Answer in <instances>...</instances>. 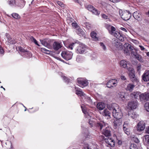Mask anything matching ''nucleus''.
<instances>
[{
  "label": "nucleus",
  "mask_w": 149,
  "mask_h": 149,
  "mask_svg": "<svg viewBox=\"0 0 149 149\" xmlns=\"http://www.w3.org/2000/svg\"><path fill=\"white\" fill-rule=\"evenodd\" d=\"M107 107L109 110L112 111V116L116 119L113 122V127L116 129L122 124L123 114L121 110L115 103L107 104Z\"/></svg>",
  "instance_id": "obj_1"
},
{
  "label": "nucleus",
  "mask_w": 149,
  "mask_h": 149,
  "mask_svg": "<svg viewBox=\"0 0 149 149\" xmlns=\"http://www.w3.org/2000/svg\"><path fill=\"white\" fill-rule=\"evenodd\" d=\"M119 13L121 18L124 20H128L130 19L132 16L131 13L127 10H119Z\"/></svg>",
  "instance_id": "obj_2"
},
{
  "label": "nucleus",
  "mask_w": 149,
  "mask_h": 149,
  "mask_svg": "<svg viewBox=\"0 0 149 149\" xmlns=\"http://www.w3.org/2000/svg\"><path fill=\"white\" fill-rule=\"evenodd\" d=\"M73 54L72 52L69 51H63L61 54L62 57L64 59L68 60L72 58Z\"/></svg>",
  "instance_id": "obj_3"
},
{
  "label": "nucleus",
  "mask_w": 149,
  "mask_h": 149,
  "mask_svg": "<svg viewBox=\"0 0 149 149\" xmlns=\"http://www.w3.org/2000/svg\"><path fill=\"white\" fill-rule=\"evenodd\" d=\"M124 47L125 49H124V53L127 55L130 54V51H132L133 50L134 48L129 43H126L124 45Z\"/></svg>",
  "instance_id": "obj_4"
},
{
  "label": "nucleus",
  "mask_w": 149,
  "mask_h": 149,
  "mask_svg": "<svg viewBox=\"0 0 149 149\" xmlns=\"http://www.w3.org/2000/svg\"><path fill=\"white\" fill-rule=\"evenodd\" d=\"M86 49L85 45L81 43L77 46L76 50V52L78 54H82L85 51Z\"/></svg>",
  "instance_id": "obj_5"
},
{
  "label": "nucleus",
  "mask_w": 149,
  "mask_h": 149,
  "mask_svg": "<svg viewBox=\"0 0 149 149\" xmlns=\"http://www.w3.org/2000/svg\"><path fill=\"white\" fill-rule=\"evenodd\" d=\"M138 102L136 100H131L128 104V108L131 110L136 109L138 107Z\"/></svg>",
  "instance_id": "obj_6"
},
{
  "label": "nucleus",
  "mask_w": 149,
  "mask_h": 149,
  "mask_svg": "<svg viewBox=\"0 0 149 149\" xmlns=\"http://www.w3.org/2000/svg\"><path fill=\"white\" fill-rule=\"evenodd\" d=\"M117 83L118 81L116 79H113L108 81L107 86L109 88L115 87L117 85Z\"/></svg>",
  "instance_id": "obj_7"
},
{
  "label": "nucleus",
  "mask_w": 149,
  "mask_h": 149,
  "mask_svg": "<svg viewBox=\"0 0 149 149\" xmlns=\"http://www.w3.org/2000/svg\"><path fill=\"white\" fill-rule=\"evenodd\" d=\"M77 82L80 87L83 88L88 84V82L86 80L82 78H78L77 79Z\"/></svg>",
  "instance_id": "obj_8"
},
{
  "label": "nucleus",
  "mask_w": 149,
  "mask_h": 149,
  "mask_svg": "<svg viewBox=\"0 0 149 149\" xmlns=\"http://www.w3.org/2000/svg\"><path fill=\"white\" fill-rule=\"evenodd\" d=\"M104 141L107 144L106 145V146L111 147H113L114 146L115 142L114 140L111 138L107 137L104 139Z\"/></svg>",
  "instance_id": "obj_9"
},
{
  "label": "nucleus",
  "mask_w": 149,
  "mask_h": 149,
  "mask_svg": "<svg viewBox=\"0 0 149 149\" xmlns=\"http://www.w3.org/2000/svg\"><path fill=\"white\" fill-rule=\"evenodd\" d=\"M145 123L143 121L139 122L137 125V130L139 132H141L145 128Z\"/></svg>",
  "instance_id": "obj_10"
},
{
  "label": "nucleus",
  "mask_w": 149,
  "mask_h": 149,
  "mask_svg": "<svg viewBox=\"0 0 149 149\" xmlns=\"http://www.w3.org/2000/svg\"><path fill=\"white\" fill-rule=\"evenodd\" d=\"M112 33H113L111 34L114 36L118 40L121 41H124V38L120 33L117 31H113Z\"/></svg>",
  "instance_id": "obj_11"
},
{
  "label": "nucleus",
  "mask_w": 149,
  "mask_h": 149,
  "mask_svg": "<svg viewBox=\"0 0 149 149\" xmlns=\"http://www.w3.org/2000/svg\"><path fill=\"white\" fill-rule=\"evenodd\" d=\"M41 43L44 46L49 49H50L51 46L50 44L51 40L49 39L40 40Z\"/></svg>",
  "instance_id": "obj_12"
},
{
  "label": "nucleus",
  "mask_w": 149,
  "mask_h": 149,
  "mask_svg": "<svg viewBox=\"0 0 149 149\" xmlns=\"http://www.w3.org/2000/svg\"><path fill=\"white\" fill-rule=\"evenodd\" d=\"M140 99L141 101L149 100V93H145L140 94Z\"/></svg>",
  "instance_id": "obj_13"
},
{
  "label": "nucleus",
  "mask_w": 149,
  "mask_h": 149,
  "mask_svg": "<svg viewBox=\"0 0 149 149\" xmlns=\"http://www.w3.org/2000/svg\"><path fill=\"white\" fill-rule=\"evenodd\" d=\"M87 9L91 11L93 14L96 15H99L100 13L92 6L89 5L87 7Z\"/></svg>",
  "instance_id": "obj_14"
},
{
  "label": "nucleus",
  "mask_w": 149,
  "mask_h": 149,
  "mask_svg": "<svg viewBox=\"0 0 149 149\" xmlns=\"http://www.w3.org/2000/svg\"><path fill=\"white\" fill-rule=\"evenodd\" d=\"M5 35L7 38V41L8 45L15 44L16 42V40L13 38H11L8 33H6Z\"/></svg>",
  "instance_id": "obj_15"
},
{
  "label": "nucleus",
  "mask_w": 149,
  "mask_h": 149,
  "mask_svg": "<svg viewBox=\"0 0 149 149\" xmlns=\"http://www.w3.org/2000/svg\"><path fill=\"white\" fill-rule=\"evenodd\" d=\"M89 123L91 127L94 125H95L100 130H101L103 127V125L101 123H98L96 124L94 121L92 120H90L89 121Z\"/></svg>",
  "instance_id": "obj_16"
},
{
  "label": "nucleus",
  "mask_w": 149,
  "mask_h": 149,
  "mask_svg": "<svg viewBox=\"0 0 149 149\" xmlns=\"http://www.w3.org/2000/svg\"><path fill=\"white\" fill-rule=\"evenodd\" d=\"M62 44L61 42H54L53 44V49L55 51H58L61 48Z\"/></svg>",
  "instance_id": "obj_17"
},
{
  "label": "nucleus",
  "mask_w": 149,
  "mask_h": 149,
  "mask_svg": "<svg viewBox=\"0 0 149 149\" xmlns=\"http://www.w3.org/2000/svg\"><path fill=\"white\" fill-rule=\"evenodd\" d=\"M133 16L136 20L138 21H140L141 20V16L139 12L136 11L133 14Z\"/></svg>",
  "instance_id": "obj_18"
},
{
  "label": "nucleus",
  "mask_w": 149,
  "mask_h": 149,
  "mask_svg": "<svg viewBox=\"0 0 149 149\" xmlns=\"http://www.w3.org/2000/svg\"><path fill=\"white\" fill-rule=\"evenodd\" d=\"M142 77L144 81H149V71H145Z\"/></svg>",
  "instance_id": "obj_19"
},
{
  "label": "nucleus",
  "mask_w": 149,
  "mask_h": 149,
  "mask_svg": "<svg viewBox=\"0 0 149 149\" xmlns=\"http://www.w3.org/2000/svg\"><path fill=\"white\" fill-rule=\"evenodd\" d=\"M128 115L129 118H131L133 119H135L138 116V115L135 112L132 111L128 112Z\"/></svg>",
  "instance_id": "obj_20"
},
{
  "label": "nucleus",
  "mask_w": 149,
  "mask_h": 149,
  "mask_svg": "<svg viewBox=\"0 0 149 149\" xmlns=\"http://www.w3.org/2000/svg\"><path fill=\"white\" fill-rule=\"evenodd\" d=\"M106 28L108 30L109 33L110 34L113 33V31H115V29L113 26L109 24H107L105 26Z\"/></svg>",
  "instance_id": "obj_21"
},
{
  "label": "nucleus",
  "mask_w": 149,
  "mask_h": 149,
  "mask_svg": "<svg viewBox=\"0 0 149 149\" xmlns=\"http://www.w3.org/2000/svg\"><path fill=\"white\" fill-rule=\"evenodd\" d=\"M102 133L106 137L110 136L111 135V131L109 128L106 127L105 129L103 130Z\"/></svg>",
  "instance_id": "obj_22"
},
{
  "label": "nucleus",
  "mask_w": 149,
  "mask_h": 149,
  "mask_svg": "<svg viewBox=\"0 0 149 149\" xmlns=\"http://www.w3.org/2000/svg\"><path fill=\"white\" fill-rule=\"evenodd\" d=\"M76 94L78 96L82 97V98H83L84 97H86V94L82 91L79 88L76 90Z\"/></svg>",
  "instance_id": "obj_23"
},
{
  "label": "nucleus",
  "mask_w": 149,
  "mask_h": 149,
  "mask_svg": "<svg viewBox=\"0 0 149 149\" xmlns=\"http://www.w3.org/2000/svg\"><path fill=\"white\" fill-rule=\"evenodd\" d=\"M102 114L103 116L111 118V113L107 109H106L104 110L102 112Z\"/></svg>",
  "instance_id": "obj_24"
},
{
  "label": "nucleus",
  "mask_w": 149,
  "mask_h": 149,
  "mask_svg": "<svg viewBox=\"0 0 149 149\" xmlns=\"http://www.w3.org/2000/svg\"><path fill=\"white\" fill-rule=\"evenodd\" d=\"M140 93L139 92H134L130 94V96L132 98L137 99L138 97H140Z\"/></svg>",
  "instance_id": "obj_25"
},
{
  "label": "nucleus",
  "mask_w": 149,
  "mask_h": 149,
  "mask_svg": "<svg viewBox=\"0 0 149 149\" xmlns=\"http://www.w3.org/2000/svg\"><path fill=\"white\" fill-rule=\"evenodd\" d=\"M112 43L113 45L116 47V48H119L121 45V43L118 41L117 40H116L115 39L112 40Z\"/></svg>",
  "instance_id": "obj_26"
},
{
  "label": "nucleus",
  "mask_w": 149,
  "mask_h": 149,
  "mask_svg": "<svg viewBox=\"0 0 149 149\" xmlns=\"http://www.w3.org/2000/svg\"><path fill=\"white\" fill-rule=\"evenodd\" d=\"M77 34L81 36L85 37V32L83 30L80 28H79L76 30Z\"/></svg>",
  "instance_id": "obj_27"
},
{
  "label": "nucleus",
  "mask_w": 149,
  "mask_h": 149,
  "mask_svg": "<svg viewBox=\"0 0 149 149\" xmlns=\"http://www.w3.org/2000/svg\"><path fill=\"white\" fill-rule=\"evenodd\" d=\"M105 107V104L103 102H99L97 104V107L99 110H102Z\"/></svg>",
  "instance_id": "obj_28"
},
{
  "label": "nucleus",
  "mask_w": 149,
  "mask_h": 149,
  "mask_svg": "<svg viewBox=\"0 0 149 149\" xmlns=\"http://www.w3.org/2000/svg\"><path fill=\"white\" fill-rule=\"evenodd\" d=\"M145 138L143 140V142L145 145L149 144V135H146L144 136Z\"/></svg>",
  "instance_id": "obj_29"
},
{
  "label": "nucleus",
  "mask_w": 149,
  "mask_h": 149,
  "mask_svg": "<svg viewBox=\"0 0 149 149\" xmlns=\"http://www.w3.org/2000/svg\"><path fill=\"white\" fill-rule=\"evenodd\" d=\"M129 75L131 79L132 78H134L135 77V75L134 74V71L133 69L131 68H130L129 70Z\"/></svg>",
  "instance_id": "obj_30"
},
{
  "label": "nucleus",
  "mask_w": 149,
  "mask_h": 149,
  "mask_svg": "<svg viewBox=\"0 0 149 149\" xmlns=\"http://www.w3.org/2000/svg\"><path fill=\"white\" fill-rule=\"evenodd\" d=\"M134 87L135 86L133 84H129L127 85L126 89L127 91H132Z\"/></svg>",
  "instance_id": "obj_31"
},
{
  "label": "nucleus",
  "mask_w": 149,
  "mask_h": 149,
  "mask_svg": "<svg viewBox=\"0 0 149 149\" xmlns=\"http://www.w3.org/2000/svg\"><path fill=\"white\" fill-rule=\"evenodd\" d=\"M90 35L93 40L96 41L98 40V38L96 37L97 33L94 31L92 32Z\"/></svg>",
  "instance_id": "obj_32"
},
{
  "label": "nucleus",
  "mask_w": 149,
  "mask_h": 149,
  "mask_svg": "<svg viewBox=\"0 0 149 149\" xmlns=\"http://www.w3.org/2000/svg\"><path fill=\"white\" fill-rule=\"evenodd\" d=\"M120 66L124 68H127V62L125 60L121 61L120 62Z\"/></svg>",
  "instance_id": "obj_33"
},
{
  "label": "nucleus",
  "mask_w": 149,
  "mask_h": 149,
  "mask_svg": "<svg viewBox=\"0 0 149 149\" xmlns=\"http://www.w3.org/2000/svg\"><path fill=\"white\" fill-rule=\"evenodd\" d=\"M118 97H119V99L122 100H125V94L123 92H120L118 94Z\"/></svg>",
  "instance_id": "obj_34"
},
{
  "label": "nucleus",
  "mask_w": 149,
  "mask_h": 149,
  "mask_svg": "<svg viewBox=\"0 0 149 149\" xmlns=\"http://www.w3.org/2000/svg\"><path fill=\"white\" fill-rule=\"evenodd\" d=\"M6 147L8 149H13L12 143L11 141H8L6 143Z\"/></svg>",
  "instance_id": "obj_35"
},
{
  "label": "nucleus",
  "mask_w": 149,
  "mask_h": 149,
  "mask_svg": "<svg viewBox=\"0 0 149 149\" xmlns=\"http://www.w3.org/2000/svg\"><path fill=\"white\" fill-rule=\"evenodd\" d=\"M41 51L47 54H49L51 52L50 51L44 48H40Z\"/></svg>",
  "instance_id": "obj_36"
},
{
  "label": "nucleus",
  "mask_w": 149,
  "mask_h": 149,
  "mask_svg": "<svg viewBox=\"0 0 149 149\" xmlns=\"http://www.w3.org/2000/svg\"><path fill=\"white\" fill-rule=\"evenodd\" d=\"M8 4L11 6L16 5V2L15 0H8Z\"/></svg>",
  "instance_id": "obj_37"
},
{
  "label": "nucleus",
  "mask_w": 149,
  "mask_h": 149,
  "mask_svg": "<svg viewBox=\"0 0 149 149\" xmlns=\"http://www.w3.org/2000/svg\"><path fill=\"white\" fill-rule=\"evenodd\" d=\"M17 50L21 52L25 53L26 51V50L24 49L21 46H19L17 48Z\"/></svg>",
  "instance_id": "obj_38"
},
{
  "label": "nucleus",
  "mask_w": 149,
  "mask_h": 149,
  "mask_svg": "<svg viewBox=\"0 0 149 149\" xmlns=\"http://www.w3.org/2000/svg\"><path fill=\"white\" fill-rule=\"evenodd\" d=\"M30 39L32 42H34L36 45L38 46H40V45L38 44L37 41L36 40L33 36H31L30 37Z\"/></svg>",
  "instance_id": "obj_39"
},
{
  "label": "nucleus",
  "mask_w": 149,
  "mask_h": 149,
  "mask_svg": "<svg viewBox=\"0 0 149 149\" xmlns=\"http://www.w3.org/2000/svg\"><path fill=\"white\" fill-rule=\"evenodd\" d=\"M25 55V56L26 57L30 58L32 56V54L31 53L27 51H26L24 53Z\"/></svg>",
  "instance_id": "obj_40"
},
{
  "label": "nucleus",
  "mask_w": 149,
  "mask_h": 149,
  "mask_svg": "<svg viewBox=\"0 0 149 149\" xmlns=\"http://www.w3.org/2000/svg\"><path fill=\"white\" fill-rule=\"evenodd\" d=\"M135 57L140 62H143V59L140 55L138 54L137 55H136V56Z\"/></svg>",
  "instance_id": "obj_41"
},
{
  "label": "nucleus",
  "mask_w": 149,
  "mask_h": 149,
  "mask_svg": "<svg viewBox=\"0 0 149 149\" xmlns=\"http://www.w3.org/2000/svg\"><path fill=\"white\" fill-rule=\"evenodd\" d=\"M83 98H84L85 99L86 101H87V102H88V103L91 104L92 103V100L89 97H88L86 95L85 97H84Z\"/></svg>",
  "instance_id": "obj_42"
},
{
  "label": "nucleus",
  "mask_w": 149,
  "mask_h": 149,
  "mask_svg": "<svg viewBox=\"0 0 149 149\" xmlns=\"http://www.w3.org/2000/svg\"><path fill=\"white\" fill-rule=\"evenodd\" d=\"M12 15L13 17L16 19H18L20 17L19 15L17 13H13L12 14Z\"/></svg>",
  "instance_id": "obj_43"
},
{
  "label": "nucleus",
  "mask_w": 149,
  "mask_h": 149,
  "mask_svg": "<svg viewBox=\"0 0 149 149\" xmlns=\"http://www.w3.org/2000/svg\"><path fill=\"white\" fill-rule=\"evenodd\" d=\"M130 148V149H138L136 145L134 144H131Z\"/></svg>",
  "instance_id": "obj_44"
},
{
  "label": "nucleus",
  "mask_w": 149,
  "mask_h": 149,
  "mask_svg": "<svg viewBox=\"0 0 149 149\" xmlns=\"http://www.w3.org/2000/svg\"><path fill=\"white\" fill-rule=\"evenodd\" d=\"M144 106L146 111L149 112V102L146 103Z\"/></svg>",
  "instance_id": "obj_45"
},
{
  "label": "nucleus",
  "mask_w": 149,
  "mask_h": 149,
  "mask_svg": "<svg viewBox=\"0 0 149 149\" xmlns=\"http://www.w3.org/2000/svg\"><path fill=\"white\" fill-rule=\"evenodd\" d=\"M123 130L125 134L127 135L130 134L129 130V127H126V128H123Z\"/></svg>",
  "instance_id": "obj_46"
},
{
  "label": "nucleus",
  "mask_w": 149,
  "mask_h": 149,
  "mask_svg": "<svg viewBox=\"0 0 149 149\" xmlns=\"http://www.w3.org/2000/svg\"><path fill=\"white\" fill-rule=\"evenodd\" d=\"M75 44V43H71L68 46L67 48L69 49L72 50L73 49V47L74 46V45Z\"/></svg>",
  "instance_id": "obj_47"
},
{
  "label": "nucleus",
  "mask_w": 149,
  "mask_h": 149,
  "mask_svg": "<svg viewBox=\"0 0 149 149\" xmlns=\"http://www.w3.org/2000/svg\"><path fill=\"white\" fill-rule=\"evenodd\" d=\"M101 16L102 18L104 19H108V17L107 15L104 14H101Z\"/></svg>",
  "instance_id": "obj_48"
},
{
  "label": "nucleus",
  "mask_w": 149,
  "mask_h": 149,
  "mask_svg": "<svg viewBox=\"0 0 149 149\" xmlns=\"http://www.w3.org/2000/svg\"><path fill=\"white\" fill-rule=\"evenodd\" d=\"M132 140L133 141L135 142L136 143H138L139 142V141L138 139L136 138V137H133L132 139Z\"/></svg>",
  "instance_id": "obj_49"
},
{
  "label": "nucleus",
  "mask_w": 149,
  "mask_h": 149,
  "mask_svg": "<svg viewBox=\"0 0 149 149\" xmlns=\"http://www.w3.org/2000/svg\"><path fill=\"white\" fill-rule=\"evenodd\" d=\"M131 79H132L133 82L134 83H137L139 81L138 79L135 77V76L134 78H132Z\"/></svg>",
  "instance_id": "obj_50"
},
{
  "label": "nucleus",
  "mask_w": 149,
  "mask_h": 149,
  "mask_svg": "<svg viewBox=\"0 0 149 149\" xmlns=\"http://www.w3.org/2000/svg\"><path fill=\"white\" fill-rule=\"evenodd\" d=\"M63 79V80H65V82L66 83H68L69 82V79H67V78L65 76H62Z\"/></svg>",
  "instance_id": "obj_51"
},
{
  "label": "nucleus",
  "mask_w": 149,
  "mask_h": 149,
  "mask_svg": "<svg viewBox=\"0 0 149 149\" xmlns=\"http://www.w3.org/2000/svg\"><path fill=\"white\" fill-rule=\"evenodd\" d=\"M141 68V65L138 64L137 65V66L136 69H137V71L139 72H140Z\"/></svg>",
  "instance_id": "obj_52"
},
{
  "label": "nucleus",
  "mask_w": 149,
  "mask_h": 149,
  "mask_svg": "<svg viewBox=\"0 0 149 149\" xmlns=\"http://www.w3.org/2000/svg\"><path fill=\"white\" fill-rule=\"evenodd\" d=\"M81 108L82 109V110L83 112L85 114L87 115L88 113L87 111H86V110L84 109L83 107L82 106H81Z\"/></svg>",
  "instance_id": "obj_53"
},
{
  "label": "nucleus",
  "mask_w": 149,
  "mask_h": 149,
  "mask_svg": "<svg viewBox=\"0 0 149 149\" xmlns=\"http://www.w3.org/2000/svg\"><path fill=\"white\" fill-rule=\"evenodd\" d=\"M72 26L75 27V28H77L78 26V25L76 22H74L72 23Z\"/></svg>",
  "instance_id": "obj_54"
},
{
  "label": "nucleus",
  "mask_w": 149,
  "mask_h": 149,
  "mask_svg": "<svg viewBox=\"0 0 149 149\" xmlns=\"http://www.w3.org/2000/svg\"><path fill=\"white\" fill-rule=\"evenodd\" d=\"M100 46L102 47L103 49L104 50H106V47L104 45L103 43L101 42L100 43Z\"/></svg>",
  "instance_id": "obj_55"
},
{
  "label": "nucleus",
  "mask_w": 149,
  "mask_h": 149,
  "mask_svg": "<svg viewBox=\"0 0 149 149\" xmlns=\"http://www.w3.org/2000/svg\"><path fill=\"white\" fill-rule=\"evenodd\" d=\"M126 127H129V125L127 123L125 122L123 125V128H126Z\"/></svg>",
  "instance_id": "obj_56"
},
{
  "label": "nucleus",
  "mask_w": 149,
  "mask_h": 149,
  "mask_svg": "<svg viewBox=\"0 0 149 149\" xmlns=\"http://www.w3.org/2000/svg\"><path fill=\"white\" fill-rule=\"evenodd\" d=\"M57 3L61 7H63V4L60 1H57Z\"/></svg>",
  "instance_id": "obj_57"
},
{
  "label": "nucleus",
  "mask_w": 149,
  "mask_h": 149,
  "mask_svg": "<svg viewBox=\"0 0 149 149\" xmlns=\"http://www.w3.org/2000/svg\"><path fill=\"white\" fill-rule=\"evenodd\" d=\"M4 51L1 47L0 45V54H3L4 53Z\"/></svg>",
  "instance_id": "obj_58"
},
{
  "label": "nucleus",
  "mask_w": 149,
  "mask_h": 149,
  "mask_svg": "<svg viewBox=\"0 0 149 149\" xmlns=\"http://www.w3.org/2000/svg\"><path fill=\"white\" fill-rule=\"evenodd\" d=\"M131 54L132 56H134V57H135L136 56V55L138 54L136 52L134 51L131 52Z\"/></svg>",
  "instance_id": "obj_59"
},
{
  "label": "nucleus",
  "mask_w": 149,
  "mask_h": 149,
  "mask_svg": "<svg viewBox=\"0 0 149 149\" xmlns=\"http://www.w3.org/2000/svg\"><path fill=\"white\" fill-rule=\"evenodd\" d=\"M120 78L123 80H126V78L123 75H121L120 76Z\"/></svg>",
  "instance_id": "obj_60"
},
{
  "label": "nucleus",
  "mask_w": 149,
  "mask_h": 149,
  "mask_svg": "<svg viewBox=\"0 0 149 149\" xmlns=\"http://www.w3.org/2000/svg\"><path fill=\"white\" fill-rule=\"evenodd\" d=\"M139 47L140 48V49L141 50V51H144L145 49V48H144V47L143 46H142L139 45Z\"/></svg>",
  "instance_id": "obj_61"
},
{
  "label": "nucleus",
  "mask_w": 149,
  "mask_h": 149,
  "mask_svg": "<svg viewBox=\"0 0 149 149\" xmlns=\"http://www.w3.org/2000/svg\"><path fill=\"white\" fill-rule=\"evenodd\" d=\"M110 1L114 3H117L120 0H109Z\"/></svg>",
  "instance_id": "obj_62"
},
{
  "label": "nucleus",
  "mask_w": 149,
  "mask_h": 149,
  "mask_svg": "<svg viewBox=\"0 0 149 149\" xmlns=\"http://www.w3.org/2000/svg\"><path fill=\"white\" fill-rule=\"evenodd\" d=\"M120 29L121 30H122L125 32H127V30L126 29H125L124 28L121 27Z\"/></svg>",
  "instance_id": "obj_63"
},
{
  "label": "nucleus",
  "mask_w": 149,
  "mask_h": 149,
  "mask_svg": "<svg viewBox=\"0 0 149 149\" xmlns=\"http://www.w3.org/2000/svg\"><path fill=\"white\" fill-rule=\"evenodd\" d=\"M146 132L147 133L149 134V126L146 128Z\"/></svg>",
  "instance_id": "obj_64"
}]
</instances>
